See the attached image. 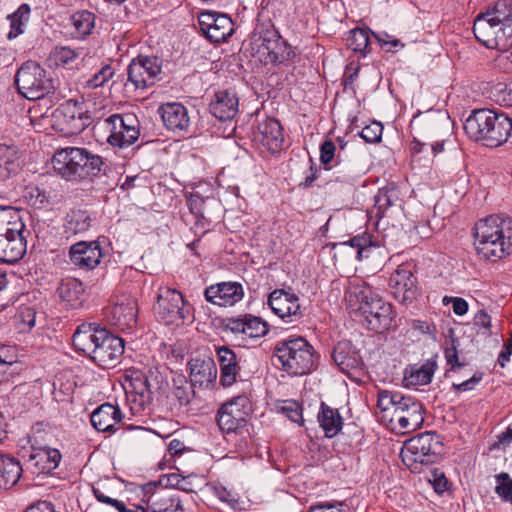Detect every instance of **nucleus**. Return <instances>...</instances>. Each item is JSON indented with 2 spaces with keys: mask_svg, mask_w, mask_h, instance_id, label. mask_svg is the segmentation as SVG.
<instances>
[{
  "mask_svg": "<svg viewBox=\"0 0 512 512\" xmlns=\"http://www.w3.org/2000/svg\"><path fill=\"white\" fill-rule=\"evenodd\" d=\"M74 348L103 369L116 366L124 353V340L95 323H83L73 333Z\"/></svg>",
  "mask_w": 512,
  "mask_h": 512,
  "instance_id": "1",
  "label": "nucleus"
},
{
  "mask_svg": "<svg viewBox=\"0 0 512 512\" xmlns=\"http://www.w3.org/2000/svg\"><path fill=\"white\" fill-rule=\"evenodd\" d=\"M478 255L497 261L512 253V218L491 215L479 220L474 227Z\"/></svg>",
  "mask_w": 512,
  "mask_h": 512,
  "instance_id": "2",
  "label": "nucleus"
},
{
  "mask_svg": "<svg viewBox=\"0 0 512 512\" xmlns=\"http://www.w3.org/2000/svg\"><path fill=\"white\" fill-rule=\"evenodd\" d=\"M466 135L484 146L496 148L506 143L512 134V119L494 109H474L464 122Z\"/></svg>",
  "mask_w": 512,
  "mask_h": 512,
  "instance_id": "3",
  "label": "nucleus"
},
{
  "mask_svg": "<svg viewBox=\"0 0 512 512\" xmlns=\"http://www.w3.org/2000/svg\"><path fill=\"white\" fill-rule=\"evenodd\" d=\"M475 38L486 47L507 49L512 45V1L499 0L473 25Z\"/></svg>",
  "mask_w": 512,
  "mask_h": 512,
  "instance_id": "4",
  "label": "nucleus"
},
{
  "mask_svg": "<svg viewBox=\"0 0 512 512\" xmlns=\"http://www.w3.org/2000/svg\"><path fill=\"white\" fill-rule=\"evenodd\" d=\"M273 357L291 376H303L315 368L314 347L302 336H289L275 343Z\"/></svg>",
  "mask_w": 512,
  "mask_h": 512,
  "instance_id": "5",
  "label": "nucleus"
},
{
  "mask_svg": "<svg viewBox=\"0 0 512 512\" xmlns=\"http://www.w3.org/2000/svg\"><path fill=\"white\" fill-rule=\"evenodd\" d=\"M98 154L85 148L65 147L54 154V171L67 181L80 182L87 179L90 169L95 168Z\"/></svg>",
  "mask_w": 512,
  "mask_h": 512,
  "instance_id": "6",
  "label": "nucleus"
},
{
  "mask_svg": "<svg viewBox=\"0 0 512 512\" xmlns=\"http://www.w3.org/2000/svg\"><path fill=\"white\" fill-rule=\"evenodd\" d=\"M441 450L438 435L435 432H424L404 442L401 457L411 471L421 472L422 466L439 461Z\"/></svg>",
  "mask_w": 512,
  "mask_h": 512,
  "instance_id": "7",
  "label": "nucleus"
},
{
  "mask_svg": "<svg viewBox=\"0 0 512 512\" xmlns=\"http://www.w3.org/2000/svg\"><path fill=\"white\" fill-rule=\"evenodd\" d=\"M359 312L367 328L376 333L389 329L392 322V305L385 302L371 287H363L358 295Z\"/></svg>",
  "mask_w": 512,
  "mask_h": 512,
  "instance_id": "8",
  "label": "nucleus"
},
{
  "mask_svg": "<svg viewBox=\"0 0 512 512\" xmlns=\"http://www.w3.org/2000/svg\"><path fill=\"white\" fill-rule=\"evenodd\" d=\"M18 92L29 100H38L54 90L53 81L37 62L27 61L21 65L15 75Z\"/></svg>",
  "mask_w": 512,
  "mask_h": 512,
  "instance_id": "9",
  "label": "nucleus"
},
{
  "mask_svg": "<svg viewBox=\"0 0 512 512\" xmlns=\"http://www.w3.org/2000/svg\"><path fill=\"white\" fill-rule=\"evenodd\" d=\"M52 125L66 135L81 133L91 123L84 102L69 99L60 104L51 115Z\"/></svg>",
  "mask_w": 512,
  "mask_h": 512,
  "instance_id": "10",
  "label": "nucleus"
},
{
  "mask_svg": "<svg viewBox=\"0 0 512 512\" xmlns=\"http://www.w3.org/2000/svg\"><path fill=\"white\" fill-rule=\"evenodd\" d=\"M251 403L247 396L239 395L225 402L218 410L216 421L224 433H238L247 426Z\"/></svg>",
  "mask_w": 512,
  "mask_h": 512,
  "instance_id": "11",
  "label": "nucleus"
},
{
  "mask_svg": "<svg viewBox=\"0 0 512 512\" xmlns=\"http://www.w3.org/2000/svg\"><path fill=\"white\" fill-rule=\"evenodd\" d=\"M105 125L110 132L107 141L112 146L129 147L139 138L138 119L133 114H113L105 120Z\"/></svg>",
  "mask_w": 512,
  "mask_h": 512,
  "instance_id": "12",
  "label": "nucleus"
},
{
  "mask_svg": "<svg viewBox=\"0 0 512 512\" xmlns=\"http://www.w3.org/2000/svg\"><path fill=\"white\" fill-rule=\"evenodd\" d=\"M184 305L185 301L180 292L168 287L160 288L154 307L156 317L166 325H179L186 319L187 310Z\"/></svg>",
  "mask_w": 512,
  "mask_h": 512,
  "instance_id": "13",
  "label": "nucleus"
},
{
  "mask_svg": "<svg viewBox=\"0 0 512 512\" xmlns=\"http://www.w3.org/2000/svg\"><path fill=\"white\" fill-rule=\"evenodd\" d=\"M162 71V60L157 56L139 55L128 66V80L137 89H145L155 83Z\"/></svg>",
  "mask_w": 512,
  "mask_h": 512,
  "instance_id": "14",
  "label": "nucleus"
},
{
  "mask_svg": "<svg viewBox=\"0 0 512 512\" xmlns=\"http://www.w3.org/2000/svg\"><path fill=\"white\" fill-rule=\"evenodd\" d=\"M390 293L403 305L412 304L419 295L417 277L403 266L398 267L389 278Z\"/></svg>",
  "mask_w": 512,
  "mask_h": 512,
  "instance_id": "15",
  "label": "nucleus"
},
{
  "mask_svg": "<svg viewBox=\"0 0 512 512\" xmlns=\"http://www.w3.org/2000/svg\"><path fill=\"white\" fill-rule=\"evenodd\" d=\"M198 20L201 31L214 43L226 41L234 31L233 22L226 14L205 11L199 15Z\"/></svg>",
  "mask_w": 512,
  "mask_h": 512,
  "instance_id": "16",
  "label": "nucleus"
},
{
  "mask_svg": "<svg viewBox=\"0 0 512 512\" xmlns=\"http://www.w3.org/2000/svg\"><path fill=\"white\" fill-rule=\"evenodd\" d=\"M391 422L398 424V429L401 433L412 432L420 428L424 422L421 402L413 397L405 396L402 403L393 412Z\"/></svg>",
  "mask_w": 512,
  "mask_h": 512,
  "instance_id": "17",
  "label": "nucleus"
},
{
  "mask_svg": "<svg viewBox=\"0 0 512 512\" xmlns=\"http://www.w3.org/2000/svg\"><path fill=\"white\" fill-rule=\"evenodd\" d=\"M267 303L273 313L286 322H295L303 317L299 298L292 292L276 289L269 294Z\"/></svg>",
  "mask_w": 512,
  "mask_h": 512,
  "instance_id": "18",
  "label": "nucleus"
},
{
  "mask_svg": "<svg viewBox=\"0 0 512 512\" xmlns=\"http://www.w3.org/2000/svg\"><path fill=\"white\" fill-rule=\"evenodd\" d=\"M204 297L214 305L231 307L243 299L244 288L239 282H220L206 287Z\"/></svg>",
  "mask_w": 512,
  "mask_h": 512,
  "instance_id": "19",
  "label": "nucleus"
},
{
  "mask_svg": "<svg viewBox=\"0 0 512 512\" xmlns=\"http://www.w3.org/2000/svg\"><path fill=\"white\" fill-rule=\"evenodd\" d=\"M71 263L82 270H92L103 258L102 247L97 241H80L73 244L69 250Z\"/></svg>",
  "mask_w": 512,
  "mask_h": 512,
  "instance_id": "20",
  "label": "nucleus"
},
{
  "mask_svg": "<svg viewBox=\"0 0 512 512\" xmlns=\"http://www.w3.org/2000/svg\"><path fill=\"white\" fill-rule=\"evenodd\" d=\"M60 460L61 454L57 449L32 448L26 461V468L35 475L48 474L58 467Z\"/></svg>",
  "mask_w": 512,
  "mask_h": 512,
  "instance_id": "21",
  "label": "nucleus"
},
{
  "mask_svg": "<svg viewBox=\"0 0 512 512\" xmlns=\"http://www.w3.org/2000/svg\"><path fill=\"white\" fill-rule=\"evenodd\" d=\"M87 178L92 184V189L101 193L113 191L120 179L118 172L100 155L95 168L90 169Z\"/></svg>",
  "mask_w": 512,
  "mask_h": 512,
  "instance_id": "22",
  "label": "nucleus"
},
{
  "mask_svg": "<svg viewBox=\"0 0 512 512\" xmlns=\"http://www.w3.org/2000/svg\"><path fill=\"white\" fill-rule=\"evenodd\" d=\"M254 139L271 152L279 151L284 141L280 122L275 118L266 117L258 123Z\"/></svg>",
  "mask_w": 512,
  "mask_h": 512,
  "instance_id": "23",
  "label": "nucleus"
},
{
  "mask_svg": "<svg viewBox=\"0 0 512 512\" xmlns=\"http://www.w3.org/2000/svg\"><path fill=\"white\" fill-rule=\"evenodd\" d=\"M159 113L165 127L174 132H186L190 126L187 108L178 102L165 103L159 107Z\"/></svg>",
  "mask_w": 512,
  "mask_h": 512,
  "instance_id": "24",
  "label": "nucleus"
},
{
  "mask_svg": "<svg viewBox=\"0 0 512 512\" xmlns=\"http://www.w3.org/2000/svg\"><path fill=\"white\" fill-rule=\"evenodd\" d=\"M448 124L449 117L445 113L440 110H428L415 115L411 120L410 127L419 135L432 134L436 136L442 128L448 127Z\"/></svg>",
  "mask_w": 512,
  "mask_h": 512,
  "instance_id": "25",
  "label": "nucleus"
},
{
  "mask_svg": "<svg viewBox=\"0 0 512 512\" xmlns=\"http://www.w3.org/2000/svg\"><path fill=\"white\" fill-rule=\"evenodd\" d=\"M332 358L338 368L347 375L362 369L363 361L356 348L348 341L338 342L332 351Z\"/></svg>",
  "mask_w": 512,
  "mask_h": 512,
  "instance_id": "26",
  "label": "nucleus"
},
{
  "mask_svg": "<svg viewBox=\"0 0 512 512\" xmlns=\"http://www.w3.org/2000/svg\"><path fill=\"white\" fill-rule=\"evenodd\" d=\"M216 353L220 365V384L230 387L237 381L241 371L239 359L228 346L216 347Z\"/></svg>",
  "mask_w": 512,
  "mask_h": 512,
  "instance_id": "27",
  "label": "nucleus"
},
{
  "mask_svg": "<svg viewBox=\"0 0 512 512\" xmlns=\"http://www.w3.org/2000/svg\"><path fill=\"white\" fill-rule=\"evenodd\" d=\"M124 415L117 405L104 403L97 407L91 414L92 426L100 432H114Z\"/></svg>",
  "mask_w": 512,
  "mask_h": 512,
  "instance_id": "28",
  "label": "nucleus"
},
{
  "mask_svg": "<svg viewBox=\"0 0 512 512\" xmlns=\"http://www.w3.org/2000/svg\"><path fill=\"white\" fill-rule=\"evenodd\" d=\"M239 99L229 90L218 91L209 104L210 113L220 121L232 120L238 112Z\"/></svg>",
  "mask_w": 512,
  "mask_h": 512,
  "instance_id": "29",
  "label": "nucleus"
},
{
  "mask_svg": "<svg viewBox=\"0 0 512 512\" xmlns=\"http://www.w3.org/2000/svg\"><path fill=\"white\" fill-rule=\"evenodd\" d=\"M437 355L427 359L425 362L408 366L404 372V382L406 386L427 385L432 381V377L437 369Z\"/></svg>",
  "mask_w": 512,
  "mask_h": 512,
  "instance_id": "30",
  "label": "nucleus"
},
{
  "mask_svg": "<svg viewBox=\"0 0 512 512\" xmlns=\"http://www.w3.org/2000/svg\"><path fill=\"white\" fill-rule=\"evenodd\" d=\"M25 253L26 241L23 232L0 237V261L14 264L22 259Z\"/></svg>",
  "mask_w": 512,
  "mask_h": 512,
  "instance_id": "31",
  "label": "nucleus"
},
{
  "mask_svg": "<svg viewBox=\"0 0 512 512\" xmlns=\"http://www.w3.org/2000/svg\"><path fill=\"white\" fill-rule=\"evenodd\" d=\"M190 379L194 384L208 385L217 377V368L215 362L210 357H193L190 359Z\"/></svg>",
  "mask_w": 512,
  "mask_h": 512,
  "instance_id": "32",
  "label": "nucleus"
},
{
  "mask_svg": "<svg viewBox=\"0 0 512 512\" xmlns=\"http://www.w3.org/2000/svg\"><path fill=\"white\" fill-rule=\"evenodd\" d=\"M22 473L23 466L17 457L0 453V490L17 484Z\"/></svg>",
  "mask_w": 512,
  "mask_h": 512,
  "instance_id": "33",
  "label": "nucleus"
},
{
  "mask_svg": "<svg viewBox=\"0 0 512 512\" xmlns=\"http://www.w3.org/2000/svg\"><path fill=\"white\" fill-rule=\"evenodd\" d=\"M58 293L62 302L72 309L81 307L84 302V286L76 278L62 280Z\"/></svg>",
  "mask_w": 512,
  "mask_h": 512,
  "instance_id": "34",
  "label": "nucleus"
},
{
  "mask_svg": "<svg viewBox=\"0 0 512 512\" xmlns=\"http://www.w3.org/2000/svg\"><path fill=\"white\" fill-rule=\"evenodd\" d=\"M20 169V153L15 145L0 144V181H6Z\"/></svg>",
  "mask_w": 512,
  "mask_h": 512,
  "instance_id": "35",
  "label": "nucleus"
},
{
  "mask_svg": "<svg viewBox=\"0 0 512 512\" xmlns=\"http://www.w3.org/2000/svg\"><path fill=\"white\" fill-rule=\"evenodd\" d=\"M317 419L327 438L336 436L342 429L343 419L339 411L329 407L325 402H321Z\"/></svg>",
  "mask_w": 512,
  "mask_h": 512,
  "instance_id": "36",
  "label": "nucleus"
},
{
  "mask_svg": "<svg viewBox=\"0 0 512 512\" xmlns=\"http://www.w3.org/2000/svg\"><path fill=\"white\" fill-rule=\"evenodd\" d=\"M25 224L23 222L20 210L11 206H0V237L5 235H17L24 232Z\"/></svg>",
  "mask_w": 512,
  "mask_h": 512,
  "instance_id": "37",
  "label": "nucleus"
},
{
  "mask_svg": "<svg viewBox=\"0 0 512 512\" xmlns=\"http://www.w3.org/2000/svg\"><path fill=\"white\" fill-rule=\"evenodd\" d=\"M150 506L152 512H183L182 499L178 493L169 490H160L156 493Z\"/></svg>",
  "mask_w": 512,
  "mask_h": 512,
  "instance_id": "38",
  "label": "nucleus"
},
{
  "mask_svg": "<svg viewBox=\"0 0 512 512\" xmlns=\"http://www.w3.org/2000/svg\"><path fill=\"white\" fill-rule=\"evenodd\" d=\"M116 324L122 328H133L137 322V304L134 299L117 303L112 311Z\"/></svg>",
  "mask_w": 512,
  "mask_h": 512,
  "instance_id": "39",
  "label": "nucleus"
},
{
  "mask_svg": "<svg viewBox=\"0 0 512 512\" xmlns=\"http://www.w3.org/2000/svg\"><path fill=\"white\" fill-rule=\"evenodd\" d=\"M65 220V232L73 235L88 231L93 222L91 215L85 210H72Z\"/></svg>",
  "mask_w": 512,
  "mask_h": 512,
  "instance_id": "40",
  "label": "nucleus"
},
{
  "mask_svg": "<svg viewBox=\"0 0 512 512\" xmlns=\"http://www.w3.org/2000/svg\"><path fill=\"white\" fill-rule=\"evenodd\" d=\"M253 38L257 44V52L263 61L266 52H270L272 47H274L282 37L274 28H258L254 32Z\"/></svg>",
  "mask_w": 512,
  "mask_h": 512,
  "instance_id": "41",
  "label": "nucleus"
},
{
  "mask_svg": "<svg viewBox=\"0 0 512 512\" xmlns=\"http://www.w3.org/2000/svg\"><path fill=\"white\" fill-rule=\"evenodd\" d=\"M340 245H349L356 249V257L359 261L363 258H368L372 250L379 247L378 243L367 233L351 237L349 240L341 242Z\"/></svg>",
  "mask_w": 512,
  "mask_h": 512,
  "instance_id": "42",
  "label": "nucleus"
},
{
  "mask_svg": "<svg viewBox=\"0 0 512 512\" xmlns=\"http://www.w3.org/2000/svg\"><path fill=\"white\" fill-rule=\"evenodd\" d=\"M30 12V6L23 3L14 13L7 16L10 20V31L7 34L9 40L15 39L24 32V26L29 20Z\"/></svg>",
  "mask_w": 512,
  "mask_h": 512,
  "instance_id": "43",
  "label": "nucleus"
},
{
  "mask_svg": "<svg viewBox=\"0 0 512 512\" xmlns=\"http://www.w3.org/2000/svg\"><path fill=\"white\" fill-rule=\"evenodd\" d=\"M295 56L292 48L282 38L272 47L270 52H266L263 62L265 64L279 65L292 59Z\"/></svg>",
  "mask_w": 512,
  "mask_h": 512,
  "instance_id": "44",
  "label": "nucleus"
},
{
  "mask_svg": "<svg viewBox=\"0 0 512 512\" xmlns=\"http://www.w3.org/2000/svg\"><path fill=\"white\" fill-rule=\"evenodd\" d=\"M369 33L368 29H352L346 38V46L354 52L365 53L370 44Z\"/></svg>",
  "mask_w": 512,
  "mask_h": 512,
  "instance_id": "45",
  "label": "nucleus"
},
{
  "mask_svg": "<svg viewBox=\"0 0 512 512\" xmlns=\"http://www.w3.org/2000/svg\"><path fill=\"white\" fill-rule=\"evenodd\" d=\"M95 15L87 10L74 13L71 21L78 36L85 37L89 35L95 25Z\"/></svg>",
  "mask_w": 512,
  "mask_h": 512,
  "instance_id": "46",
  "label": "nucleus"
},
{
  "mask_svg": "<svg viewBox=\"0 0 512 512\" xmlns=\"http://www.w3.org/2000/svg\"><path fill=\"white\" fill-rule=\"evenodd\" d=\"M399 200L398 190L395 187L386 186L379 189L374 198V206L378 213L383 214L389 207Z\"/></svg>",
  "mask_w": 512,
  "mask_h": 512,
  "instance_id": "47",
  "label": "nucleus"
},
{
  "mask_svg": "<svg viewBox=\"0 0 512 512\" xmlns=\"http://www.w3.org/2000/svg\"><path fill=\"white\" fill-rule=\"evenodd\" d=\"M404 398L405 396L400 392L380 390L378 392L377 407L382 412L392 411L393 413Z\"/></svg>",
  "mask_w": 512,
  "mask_h": 512,
  "instance_id": "48",
  "label": "nucleus"
},
{
  "mask_svg": "<svg viewBox=\"0 0 512 512\" xmlns=\"http://www.w3.org/2000/svg\"><path fill=\"white\" fill-rule=\"evenodd\" d=\"M174 389L173 395L178 400L181 406H187L194 396L192 385L189 384L185 377L178 376L173 380Z\"/></svg>",
  "mask_w": 512,
  "mask_h": 512,
  "instance_id": "49",
  "label": "nucleus"
},
{
  "mask_svg": "<svg viewBox=\"0 0 512 512\" xmlns=\"http://www.w3.org/2000/svg\"><path fill=\"white\" fill-rule=\"evenodd\" d=\"M268 333V325L261 318L246 315L244 336L247 338L257 339Z\"/></svg>",
  "mask_w": 512,
  "mask_h": 512,
  "instance_id": "50",
  "label": "nucleus"
},
{
  "mask_svg": "<svg viewBox=\"0 0 512 512\" xmlns=\"http://www.w3.org/2000/svg\"><path fill=\"white\" fill-rule=\"evenodd\" d=\"M495 493L504 501L512 504V478L506 472L495 476Z\"/></svg>",
  "mask_w": 512,
  "mask_h": 512,
  "instance_id": "51",
  "label": "nucleus"
},
{
  "mask_svg": "<svg viewBox=\"0 0 512 512\" xmlns=\"http://www.w3.org/2000/svg\"><path fill=\"white\" fill-rule=\"evenodd\" d=\"M279 411L283 413L292 422L303 425L302 406L296 400H285L283 404L279 406Z\"/></svg>",
  "mask_w": 512,
  "mask_h": 512,
  "instance_id": "52",
  "label": "nucleus"
},
{
  "mask_svg": "<svg viewBox=\"0 0 512 512\" xmlns=\"http://www.w3.org/2000/svg\"><path fill=\"white\" fill-rule=\"evenodd\" d=\"M336 146L331 140H325L320 146V162L324 171L331 170L335 165L332 161L336 159Z\"/></svg>",
  "mask_w": 512,
  "mask_h": 512,
  "instance_id": "53",
  "label": "nucleus"
},
{
  "mask_svg": "<svg viewBox=\"0 0 512 512\" xmlns=\"http://www.w3.org/2000/svg\"><path fill=\"white\" fill-rule=\"evenodd\" d=\"M114 75V70L110 65H104L98 72H96L89 80L86 82V87L90 89H95L103 86L106 82H108Z\"/></svg>",
  "mask_w": 512,
  "mask_h": 512,
  "instance_id": "54",
  "label": "nucleus"
},
{
  "mask_svg": "<svg viewBox=\"0 0 512 512\" xmlns=\"http://www.w3.org/2000/svg\"><path fill=\"white\" fill-rule=\"evenodd\" d=\"M383 132V126L381 123L373 121L369 125H366L359 132L360 137L367 143H376L381 140Z\"/></svg>",
  "mask_w": 512,
  "mask_h": 512,
  "instance_id": "55",
  "label": "nucleus"
},
{
  "mask_svg": "<svg viewBox=\"0 0 512 512\" xmlns=\"http://www.w3.org/2000/svg\"><path fill=\"white\" fill-rule=\"evenodd\" d=\"M474 326L478 327V334L484 337H490L491 331V317L487 314L484 309L479 310L474 316Z\"/></svg>",
  "mask_w": 512,
  "mask_h": 512,
  "instance_id": "56",
  "label": "nucleus"
},
{
  "mask_svg": "<svg viewBox=\"0 0 512 512\" xmlns=\"http://www.w3.org/2000/svg\"><path fill=\"white\" fill-rule=\"evenodd\" d=\"M92 492L99 502L114 507L118 512H127L124 502L107 496L99 486H93Z\"/></svg>",
  "mask_w": 512,
  "mask_h": 512,
  "instance_id": "57",
  "label": "nucleus"
},
{
  "mask_svg": "<svg viewBox=\"0 0 512 512\" xmlns=\"http://www.w3.org/2000/svg\"><path fill=\"white\" fill-rule=\"evenodd\" d=\"M221 323L224 330H229L234 334L244 335L246 315L240 317H226L222 319Z\"/></svg>",
  "mask_w": 512,
  "mask_h": 512,
  "instance_id": "58",
  "label": "nucleus"
},
{
  "mask_svg": "<svg viewBox=\"0 0 512 512\" xmlns=\"http://www.w3.org/2000/svg\"><path fill=\"white\" fill-rule=\"evenodd\" d=\"M429 482L432 484L435 492L438 494H442L448 489V480L445 474L439 469H433L431 471Z\"/></svg>",
  "mask_w": 512,
  "mask_h": 512,
  "instance_id": "59",
  "label": "nucleus"
},
{
  "mask_svg": "<svg viewBox=\"0 0 512 512\" xmlns=\"http://www.w3.org/2000/svg\"><path fill=\"white\" fill-rule=\"evenodd\" d=\"M76 53L68 47L55 48L53 57L56 65H66L76 58Z\"/></svg>",
  "mask_w": 512,
  "mask_h": 512,
  "instance_id": "60",
  "label": "nucleus"
},
{
  "mask_svg": "<svg viewBox=\"0 0 512 512\" xmlns=\"http://www.w3.org/2000/svg\"><path fill=\"white\" fill-rule=\"evenodd\" d=\"M457 347L458 340L453 339L451 347L445 349V358L451 370L464 366V364L459 361Z\"/></svg>",
  "mask_w": 512,
  "mask_h": 512,
  "instance_id": "61",
  "label": "nucleus"
},
{
  "mask_svg": "<svg viewBox=\"0 0 512 512\" xmlns=\"http://www.w3.org/2000/svg\"><path fill=\"white\" fill-rule=\"evenodd\" d=\"M483 377V373L476 372L474 375L469 378L466 381H463L461 383H453L452 387L461 392H466L472 390L481 380Z\"/></svg>",
  "mask_w": 512,
  "mask_h": 512,
  "instance_id": "62",
  "label": "nucleus"
},
{
  "mask_svg": "<svg viewBox=\"0 0 512 512\" xmlns=\"http://www.w3.org/2000/svg\"><path fill=\"white\" fill-rule=\"evenodd\" d=\"M181 474L178 473H170L162 475L159 478V485L163 487L162 490H166V488H173L176 489L177 485L179 484V480L181 478Z\"/></svg>",
  "mask_w": 512,
  "mask_h": 512,
  "instance_id": "63",
  "label": "nucleus"
},
{
  "mask_svg": "<svg viewBox=\"0 0 512 512\" xmlns=\"http://www.w3.org/2000/svg\"><path fill=\"white\" fill-rule=\"evenodd\" d=\"M512 442V425L508 426L505 431L497 436V441L493 445L494 448H504Z\"/></svg>",
  "mask_w": 512,
  "mask_h": 512,
  "instance_id": "64",
  "label": "nucleus"
}]
</instances>
